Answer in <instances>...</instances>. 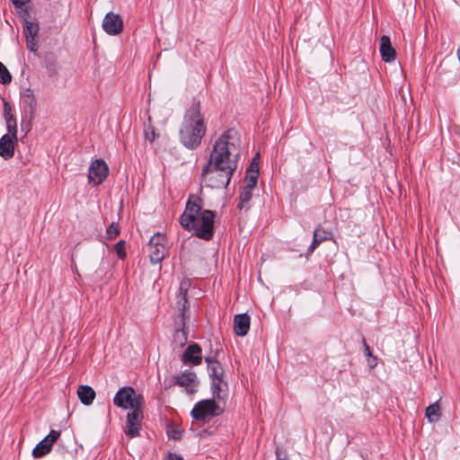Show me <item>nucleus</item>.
<instances>
[{
	"label": "nucleus",
	"instance_id": "nucleus-9",
	"mask_svg": "<svg viewBox=\"0 0 460 460\" xmlns=\"http://www.w3.org/2000/svg\"><path fill=\"white\" fill-rule=\"evenodd\" d=\"M180 296L181 297L178 301V305H179V311H180L179 316L181 318V329L176 330L174 337L176 339L180 335L182 336V340L181 341V346L182 347L187 341V336H186L187 334L184 331V328L186 325V322L189 320V317H190L189 314H187L189 311L187 290L186 289L183 290L182 284L181 285Z\"/></svg>",
	"mask_w": 460,
	"mask_h": 460
},
{
	"label": "nucleus",
	"instance_id": "nucleus-11",
	"mask_svg": "<svg viewBox=\"0 0 460 460\" xmlns=\"http://www.w3.org/2000/svg\"><path fill=\"white\" fill-rule=\"evenodd\" d=\"M143 419V408L132 409L127 414L125 433L133 438L139 436L141 421Z\"/></svg>",
	"mask_w": 460,
	"mask_h": 460
},
{
	"label": "nucleus",
	"instance_id": "nucleus-10",
	"mask_svg": "<svg viewBox=\"0 0 460 460\" xmlns=\"http://www.w3.org/2000/svg\"><path fill=\"white\" fill-rule=\"evenodd\" d=\"M109 172L108 164L102 159H96L90 164L88 170V181L93 186L101 184L107 178Z\"/></svg>",
	"mask_w": 460,
	"mask_h": 460
},
{
	"label": "nucleus",
	"instance_id": "nucleus-14",
	"mask_svg": "<svg viewBox=\"0 0 460 460\" xmlns=\"http://www.w3.org/2000/svg\"><path fill=\"white\" fill-rule=\"evenodd\" d=\"M102 29L109 35H118L123 31V21L119 14L110 12L102 21Z\"/></svg>",
	"mask_w": 460,
	"mask_h": 460
},
{
	"label": "nucleus",
	"instance_id": "nucleus-21",
	"mask_svg": "<svg viewBox=\"0 0 460 460\" xmlns=\"http://www.w3.org/2000/svg\"><path fill=\"white\" fill-rule=\"evenodd\" d=\"M205 360L208 363V371L211 379L224 376V369L217 360L212 358H206Z\"/></svg>",
	"mask_w": 460,
	"mask_h": 460
},
{
	"label": "nucleus",
	"instance_id": "nucleus-12",
	"mask_svg": "<svg viewBox=\"0 0 460 460\" xmlns=\"http://www.w3.org/2000/svg\"><path fill=\"white\" fill-rule=\"evenodd\" d=\"M61 435L60 430L51 429L41 441H40L32 450V456L35 458H40L49 454L54 443L59 438Z\"/></svg>",
	"mask_w": 460,
	"mask_h": 460
},
{
	"label": "nucleus",
	"instance_id": "nucleus-23",
	"mask_svg": "<svg viewBox=\"0 0 460 460\" xmlns=\"http://www.w3.org/2000/svg\"><path fill=\"white\" fill-rule=\"evenodd\" d=\"M441 415L440 406L438 402H435L426 408L425 417L429 423L437 422Z\"/></svg>",
	"mask_w": 460,
	"mask_h": 460
},
{
	"label": "nucleus",
	"instance_id": "nucleus-6",
	"mask_svg": "<svg viewBox=\"0 0 460 460\" xmlns=\"http://www.w3.org/2000/svg\"><path fill=\"white\" fill-rule=\"evenodd\" d=\"M214 397L198 402L191 410L190 415L193 419L205 421L210 418L219 416L223 409L216 402Z\"/></svg>",
	"mask_w": 460,
	"mask_h": 460
},
{
	"label": "nucleus",
	"instance_id": "nucleus-19",
	"mask_svg": "<svg viewBox=\"0 0 460 460\" xmlns=\"http://www.w3.org/2000/svg\"><path fill=\"white\" fill-rule=\"evenodd\" d=\"M21 103L30 114L34 113L37 108V101L31 88L25 89L21 95Z\"/></svg>",
	"mask_w": 460,
	"mask_h": 460
},
{
	"label": "nucleus",
	"instance_id": "nucleus-26",
	"mask_svg": "<svg viewBox=\"0 0 460 460\" xmlns=\"http://www.w3.org/2000/svg\"><path fill=\"white\" fill-rule=\"evenodd\" d=\"M12 81V75L4 65L0 62V83L3 84H8Z\"/></svg>",
	"mask_w": 460,
	"mask_h": 460
},
{
	"label": "nucleus",
	"instance_id": "nucleus-25",
	"mask_svg": "<svg viewBox=\"0 0 460 460\" xmlns=\"http://www.w3.org/2000/svg\"><path fill=\"white\" fill-rule=\"evenodd\" d=\"M252 189L251 188H247V187H243L241 193H240V203L238 204V208L240 209H243L244 205L246 203H248L252 197Z\"/></svg>",
	"mask_w": 460,
	"mask_h": 460
},
{
	"label": "nucleus",
	"instance_id": "nucleus-5",
	"mask_svg": "<svg viewBox=\"0 0 460 460\" xmlns=\"http://www.w3.org/2000/svg\"><path fill=\"white\" fill-rule=\"evenodd\" d=\"M113 403L117 407L132 410L144 408L145 401L143 395L140 394H137L133 387L124 386L114 395Z\"/></svg>",
	"mask_w": 460,
	"mask_h": 460
},
{
	"label": "nucleus",
	"instance_id": "nucleus-36",
	"mask_svg": "<svg viewBox=\"0 0 460 460\" xmlns=\"http://www.w3.org/2000/svg\"><path fill=\"white\" fill-rule=\"evenodd\" d=\"M13 5L17 8H21L26 4L30 0H11Z\"/></svg>",
	"mask_w": 460,
	"mask_h": 460
},
{
	"label": "nucleus",
	"instance_id": "nucleus-4",
	"mask_svg": "<svg viewBox=\"0 0 460 460\" xmlns=\"http://www.w3.org/2000/svg\"><path fill=\"white\" fill-rule=\"evenodd\" d=\"M228 170L224 165L217 167L208 163L202 169V181L211 189L226 188L234 172Z\"/></svg>",
	"mask_w": 460,
	"mask_h": 460
},
{
	"label": "nucleus",
	"instance_id": "nucleus-28",
	"mask_svg": "<svg viewBox=\"0 0 460 460\" xmlns=\"http://www.w3.org/2000/svg\"><path fill=\"white\" fill-rule=\"evenodd\" d=\"M119 234V226L116 223H111L107 228L106 236L108 239L112 240L116 238Z\"/></svg>",
	"mask_w": 460,
	"mask_h": 460
},
{
	"label": "nucleus",
	"instance_id": "nucleus-16",
	"mask_svg": "<svg viewBox=\"0 0 460 460\" xmlns=\"http://www.w3.org/2000/svg\"><path fill=\"white\" fill-rule=\"evenodd\" d=\"M17 138L4 135L0 138V156L7 160L13 156Z\"/></svg>",
	"mask_w": 460,
	"mask_h": 460
},
{
	"label": "nucleus",
	"instance_id": "nucleus-13",
	"mask_svg": "<svg viewBox=\"0 0 460 460\" xmlns=\"http://www.w3.org/2000/svg\"><path fill=\"white\" fill-rule=\"evenodd\" d=\"M174 384L183 387L186 393L192 394L197 392L199 381L195 372L185 370L173 377Z\"/></svg>",
	"mask_w": 460,
	"mask_h": 460
},
{
	"label": "nucleus",
	"instance_id": "nucleus-37",
	"mask_svg": "<svg viewBox=\"0 0 460 460\" xmlns=\"http://www.w3.org/2000/svg\"><path fill=\"white\" fill-rule=\"evenodd\" d=\"M276 460H287V456L285 455L282 456L279 447L276 448Z\"/></svg>",
	"mask_w": 460,
	"mask_h": 460
},
{
	"label": "nucleus",
	"instance_id": "nucleus-34",
	"mask_svg": "<svg viewBox=\"0 0 460 460\" xmlns=\"http://www.w3.org/2000/svg\"><path fill=\"white\" fill-rule=\"evenodd\" d=\"M182 430L172 429L168 431L169 438L174 440H180L181 438Z\"/></svg>",
	"mask_w": 460,
	"mask_h": 460
},
{
	"label": "nucleus",
	"instance_id": "nucleus-29",
	"mask_svg": "<svg viewBox=\"0 0 460 460\" xmlns=\"http://www.w3.org/2000/svg\"><path fill=\"white\" fill-rule=\"evenodd\" d=\"M362 343H363V347H364V353H365V356L366 357H368L369 358L371 359H368V364L371 367H374L376 366V358H374L372 356V353H371V350H370V348L369 346L367 345L366 340L363 338L362 339Z\"/></svg>",
	"mask_w": 460,
	"mask_h": 460
},
{
	"label": "nucleus",
	"instance_id": "nucleus-15",
	"mask_svg": "<svg viewBox=\"0 0 460 460\" xmlns=\"http://www.w3.org/2000/svg\"><path fill=\"white\" fill-rule=\"evenodd\" d=\"M181 361L185 365L199 366L202 362V349L198 343H190L186 348Z\"/></svg>",
	"mask_w": 460,
	"mask_h": 460
},
{
	"label": "nucleus",
	"instance_id": "nucleus-33",
	"mask_svg": "<svg viewBox=\"0 0 460 460\" xmlns=\"http://www.w3.org/2000/svg\"><path fill=\"white\" fill-rule=\"evenodd\" d=\"M6 128L10 137L17 138V124L16 119L6 123Z\"/></svg>",
	"mask_w": 460,
	"mask_h": 460
},
{
	"label": "nucleus",
	"instance_id": "nucleus-40",
	"mask_svg": "<svg viewBox=\"0 0 460 460\" xmlns=\"http://www.w3.org/2000/svg\"><path fill=\"white\" fill-rule=\"evenodd\" d=\"M456 83V78L452 79L451 81H448V84H455Z\"/></svg>",
	"mask_w": 460,
	"mask_h": 460
},
{
	"label": "nucleus",
	"instance_id": "nucleus-17",
	"mask_svg": "<svg viewBox=\"0 0 460 460\" xmlns=\"http://www.w3.org/2000/svg\"><path fill=\"white\" fill-rule=\"evenodd\" d=\"M250 316L247 314H236L234 318V329L237 336H245L250 330Z\"/></svg>",
	"mask_w": 460,
	"mask_h": 460
},
{
	"label": "nucleus",
	"instance_id": "nucleus-38",
	"mask_svg": "<svg viewBox=\"0 0 460 460\" xmlns=\"http://www.w3.org/2000/svg\"><path fill=\"white\" fill-rule=\"evenodd\" d=\"M168 460H183V458L175 453H169Z\"/></svg>",
	"mask_w": 460,
	"mask_h": 460
},
{
	"label": "nucleus",
	"instance_id": "nucleus-1",
	"mask_svg": "<svg viewBox=\"0 0 460 460\" xmlns=\"http://www.w3.org/2000/svg\"><path fill=\"white\" fill-rule=\"evenodd\" d=\"M203 199L190 194L186 202L185 209L180 216L179 223L188 232H194L199 239L209 241L214 236L215 212L203 209Z\"/></svg>",
	"mask_w": 460,
	"mask_h": 460
},
{
	"label": "nucleus",
	"instance_id": "nucleus-20",
	"mask_svg": "<svg viewBox=\"0 0 460 460\" xmlns=\"http://www.w3.org/2000/svg\"><path fill=\"white\" fill-rule=\"evenodd\" d=\"M77 395L83 404L90 405L95 398V392L89 385H80L77 390Z\"/></svg>",
	"mask_w": 460,
	"mask_h": 460
},
{
	"label": "nucleus",
	"instance_id": "nucleus-18",
	"mask_svg": "<svg viewBox=\"0 0 460 460\" xmlns=\"http://www.w3.org/2000/svg\"><path fill=\"white\" fill-rule=\"evenodd\" d=\"M380 54L385 62H392L395 59L396 52L391 44L390 38L383 35L380 39Z\"/></svg>",
	"mask_w": 460,
	"mask_h": 460
},
{
	"label": "nucleus",
	"instance_id": "nucleus-35",
	"mask_svg": "<svg viewBox=\"0 0 460 460\" xmlns=\"http://www.w3.org/2000/svg\"><path fill=\"white\" fill-rule=\"evenodd\" d=\"M320 243H320L318 240H316V239H314V238L313 237V242H312V243L310 244V246L308 247L307 252H308L309 253L314 252V250L319 246V244H320Z\"/></svg>",
	"mask_w": 460,
	"mask_h": 460
},
{
	"label": "nucleus",
	"instance_id": "nucleus-24",
	"mask_svg": "<svg viewBox=\"0 0 460 460\" xmlns=\"http://www.w3.org/2000/svg\"><path fill=\"white\" fill-rule=\"evenodd\" d=\"M258 176H259V173L257 172L256 170H247L245 179H244V181H245L244 187L253 189L257 184Z\"/></svg>",
	"mask_w": 460,
	"mask_h": 460
},
{
	"label": "nucleus",
	"instance_id": "nucleus-7",
	"mask_svg": "<svg viewBox=\"0 0 460 460\" xmlns=\"http://www.w3.org/2000/svg\"><path fill=\"white\" fill-rule=\"evenodd\" d=\"M30 13L27 9L22 10L21 16L22 18V32L26 39V45L28 49L31 52H37V37L39 34L40 28L38 23L31 22L27 19Z\"/></svg>",
	"mask_w": 460,
	"mask_h": 460
},
{
	"label": "nucleus",
	"instance_id": "nucleus-2",
	"mask_svg": "<svg viewBox=\"0 0 460 460\" xmlns=\"http://www.w3.org/2000/svg\"><path fill=\"white\" fill-rule=\"evenodd\" d=\"M241 136L234 128H229L223 132L215 141L210 153L208 164L229 169L228 172H235L240 156Z\"/></svg>",
	"mask_w": 460,
	"mask_h": 460
},
{
	"label": "nucleus",
	"instance_id": "nucleus-32",
	"mask_svg": "<svg viewBox=\"0 0 460 460\" xmlns=\"http://www.w3.org/2000/svg\"><path fill=\"white\" fill-rule=\"evenodd\" d=\"M4 116L6 123L15 120L13 115L11 113V106L7 102H4Z\"/></svg>",
	"mask_w": 460,
	"mask_h": 460
},
{
	"label": "nucleus",
	"instance_id": "nucleus-30",
	"mask_svg": "<svg viewBox=\"0 0 460 460\" xmlns=\"http://www.w3.org/2000/svg\"><path fill=\"white\" fill-rule=\"evenodd\" d=\"M314 238L323 243L328 239L327 233L322 226H318L314 232Z\"/></svg>",
	"mask_w": 460,
	"mask_h": 460
},
{
	"label": "nucleus",
	"instance_id": "nucleus-8",
	"mask_svg": "<svg viewBox=\"0 0 460 460\" xmlns=\"http://www.w3.org/2000/svg\"><path fill=\"white\" fill-rule=\"evenodd\" d=\"M167 238L163 233H155L149 240V258L153 264L163 261L167 253Z\"/></svg>",
	"mask_w": 460,
	"mask_h": 460
},
{
	"label": "nucleus",
	"instance_id": "nucleus-31",
	"mask_svg": "<svg viewBox=\"0 0 460 460\" xmlns=\"http://www.w3.org/2000/svg\"><path fill=\"white\" fill-rule=\"evenodd\" d=\"M115 251L119 259L126 258L125 242L120 240L115 244Z\"/></svg>",
	"mask_w": 460,
	"mask_h": 460
},
{
	"label": "nucleus",
	"instance_id": "nucleus-3",
	"mask_svg": "<svg viewBox=\"0 0 460 460\" xmlns=\"http://www.w3.org/2000/svg\"><path fill=\"white\" fill-rule=\"evenodd\" d=\"M207 125L201 113L199 100L193 98L184 113L179 131L180 142L188 149H197L205 137Z\"/></svg>",
	"mask_w": 460,
	"mask_h": 460
},
{
	"label": "nucleus",
	"instance_id": "nucleus-22",
	"mask_svg": "<svg viewBox=\"0 0 460 460\" xmlns=\"http://www.w3.org/2000/svg\"><path fill=\"white\" fill-rule=\"evenodd\" d=\"M211 390L214 399L220 400L222 398L221 393L227 389V383L224 381L223 376L211 379Z\"/></svg>",
	"mask_w": 460,
	"mask_h": 460
},
{
	"label": "nucleus",
	"instance_id": "nucleus-39",
	"mask_svg": "<svg viewBox=\"0 0 460 460\" xmlns=\"http://www.w3.org/2000/svg\"><path fill=\"white\" fill-rule=\"evenodd\" d=\"M247 170H256L257 172L259 173V166L258 164L255 162V158H253L252 162L251 163Z\"/></svg>",
	"mask_w": 460,
	"mask_h": 460
},
{
	"label": "nucleus",
	"instance_id": "nucleus-27",
	"mask_svg": "<svg viewBox=\"0 0 460 460\" xmlns=\"http://www.w3.org/2000/svg\"><path fill=\"white\" fill-rule=\"evenodd\" d=\"M148 120H149L148 125L145 126L144 135H145L146 140H148L149 142L152 143L156 138L157 135L155 133V128L151 125L150 117L148 118Z\"/></svg>",
	"mask_w": 460,
	"mask_h": 460
}]
</instances>
